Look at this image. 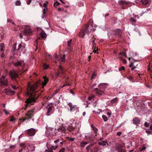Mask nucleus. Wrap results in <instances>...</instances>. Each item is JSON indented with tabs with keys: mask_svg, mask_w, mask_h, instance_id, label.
<instances>
[{
	"mask_svg": "<svg viewBox=\"0 0 152 152\" xmlns=\"http://www.w3.org/2000/svg\"><path fill=\"white\" fill-rule=\"evenodd\" d=\"M72 41V40L71 39L67 42V45L68 46L70 47L71 46Z\"/></svg>",
	"mask_w": 152,
	"mask_h": 152,
	"instance_id": "obj_37",
	"label": "nucleus"
},
{
	"mask_svg": "<svg viewBox=\"0 0 152 152\" xmlns=\"http://www.w3.org/2000/svg\"><path fill=\"white\" fill-rule=\"evenodd\" d=\"M31 0H27L26 2L27 4L29 5L31 2Z\"/></svg>",
	"mask_w": 152,
	"mask_h": 152,
	"instance_id": "obj_53",
	"label": "nucleus"
},
{
	"mask_svg": "<svg viewBox=\"0 0 152 152\" xmlns=\"http://www.w3.org/2000/svg\"><path fill=\"white\" fill-rule=\"evenodd\" d=\"M98 143L99 145L104 146L105 145H106L107 142L106 141H104L102 142H99Z\"/></svg>",
	"mask_w": 152,
	"mask_h": 152,
	"instance_id": "obj_27",
	"label": "nucleus"
},
{
	"mask_svg": "<svg viewBox=\"0 0 152 152\" xmlns=\"http://www.w3.org/2000/svg\"><path fill=\"white\" fill-rule=\"evenodd\" d=\"M150 130V129H146L145 132L146 133H147L148 134H151L152 132L150 131L149 130Z\"/></svg>",
	"mask_w": 152,
	"mask_h": 152,
	"instance_id": "obj_33",
	"label": "nucleus"
},
{
	"mask_svg": "<svg viewBox=\"0 0 152 152\" xmlns=\"http://www.w3.org/2000/svg\"><path fill=\"white\" fill-rule=\"evenodd\" d=\"M118 152H125L124 151L122 146L121 145H119L116 148Z\"/></svg>",
	"mask_w": 152,
	"mask_h": 152,
	"instance_id": "obj_18",
	"label": "nucleus"
},
{
	"mask_svg": "<svg viewBox=\"0 0 152 152\" xmlns=\"http://www.w3.org/2000/svg\"><path fill=\"white\" fill-rule=\"evenodd\" d=\"M126 53L124 52H121L119 53V54L120 55H123V56H124V54H125Z\"/></svg>",
	"mask_w": 152,
	"mask_h": 152,
	"instance_id": "obj_57",
	"label": "nucleus"
},
{
	"mask_svg": "<svg viewBox=\"0 0 152 152\" xmlns=\"http://www.w3.org/2000/svg\"><path fill=\"white\" fill-rule=\"evenodd\" d=\"M122 133H121V132H117V135H118V136H120L121 135Z\"/></svg>",
	"mask_w": 152,
	"mask_h": 152,
	"instance_id": "obj_52",
	"label": "nucleus"
},
{
	"mask_svg": "<svg viewBox=\"0 0 152 152\" xmlns=\"http://www.w3.org/2000/svg\"><path fill=\"white\" fill-rule=\"evenodd\" d=\"M34 110H32L28 111V113L26 114V117L20 119V121H25L26 120H29L32 118L33 116Z\"/></svg>",
	"mask_w": 152,
	"mask_h": 152,
	"instance_id": "obj_4",
	"label": "nucleus"
},
{
	"mask_svg": "<svg viewBox=\"0 0 152 152\" xmlns=\"http://www.w3.org/2000/svg\"><path fill=\"white\" fill-rule=\"evenodd\" d=\"M119 4L121 6L125 5L129 3V2L125 0H121L118 1Z\"/></svg>",
	"mask_w": 152,
	"mask_h": 152,
	"instance_id": "obj_13",
	"label": "nucleus"
},
{
	"mask_svg": "<svg viewBox=\"0 0 152 152\" xmlns=\"http://www.w3.org/2000/svg\"><path fill=\"white\" fill-rule=\"evenodd\" d=\"M90 23H88L86 26L85 28L86 32L87 33V34H88L91 31H94L95 29L94 28L92 23V20H90Z\"/></svg>",
	"mask_w": 152,
	"mask_h": 152,
	"instance_id": "obj_5",
	"label": "nucleus"
},
{
	"mask_svg": "<svg viewBox=\"0 0 152 152\" xmlns=\"http://www.w3.org/2000/svg\"><path fill=\"white\" fill-rule=\"evenodd\" d=\"M147 148L145 146V145H143L142 146H141L139 150L140 151L145 150V149Z\"/></svg>",
	"mask_w": 152,
	"mask_h": 152,
	"instance_id": "obj_25",
	"label": "nucleus"
},
{
	"mask_svg": "<svg viewBox=\"0 0 152 152\" xmlns=\"http://www.w3.org/2000/svg\"><path fill=\"white\" fill-rule=\"evenodd\" d=\"M47 8H45L43 9V15L45 14L46 12L47 11Z\"/></svg>",
	"mask_w": 152,
	"mask_h": 152,
	"instance_id": "obj_39",
	"label": "nucleus"
},
{
	"mask_svg": "<svg viewBox=\"0 0 152 152\" xmlns=\"http://www.w3.org/2000/svg\"><path fill=\"white\" fill-rule=\"evenodd\" d=\"M41 36L42 38H45L46 37V34L44 31H42L40 33Z\"/></svg>",
	"mask_w": 152,
	"mask_h": 152,
	"instance_id": "obj_21",
	"label": "nucleus"
},
{
	"mask_svg": "<svg viewBox=\"0 0 152 152\" xmlns=\"http://www.w3.org/2000/svg\"><path fill=\"white\" fill-rule=\"evenodd\" d=\"M129 66L131 68V70L133 71L134 69H135L136 67L133 65V64L131 63L129 65Z\"/></svg>",
	"mask_w": 152,
	"mask_h": 152,
	"instance_id": "obj_28",
	"label": "nucleus"
},
{
	"mask_svg": "<svg viewBox=\"0 0 152 152\" xmlns=\"http://www.w3.org/2000/svg\"><path fill=\"white\" fill-rule=\"evenodd\" d=\"M24 32L26 34L30 35L32 33V31L30 28H29L25 29L24 30Z\"/></svg>",
	"mask_w": 152,
	"mask_h": 152,
	"instance_id": "obj_16",
	"label": "nucleus"
},
{
	"mask_svg": "<svg viewBox=\"0 0 152 152\" xmlns=\"http://www.w3.org/2000/svg\"><path fill=\"white\" fill-rule=\"evenodd\" d=\"M10 75L11 79L12 80L15 79L18 76L17 73L15 71L11 70L10 72Z\"/></svg>",
	"mask_w": 152,
	"mask_h": 152,
	"instance_id": "obj_8",
	"label": "nucleus"
},
{
	"mask_svg": "<svg viewBox=\"0 0 152 152\" xmlns=\"http://www.w3.org/2000/svg\"><path fill=\"white\" fill-rule=\"evenodd\" d=\"M11 86L12 87V88L14 89H15V90H16L17 89V87H16V86L15 85H11Z\"/></svg>",
	"mask_w": 152,
	"mask_h": 152,
	"instance_id": "obj_48",
	"label": "nucleus"
},
{
	"mask_svg": "<svg viewBox=\"0 0 152 152\" xmlns=\"http://www.w3.org/2000/svg\"><path fill=\"white\" fill-rule=\"evenodd\" d=\"M52 109V107H49L47 110V111L46 113V115L47 116H49L50 114L49 113L51 111Z\"/></svg>",
	"mask_w": 152,
	"mask_h": 152,
	"instance_id": "obj_24",
	"label": "nucleus"
},
{
	"mask_svg": "<svg viewBox=\"0 0 152 152\" xmlns=\"http://www.w3.org/2000/svg\"><path fill=\"white\" fill-rule=\"evenodd\" d=\"M4 112H5V114L6 115H7V114H8L9 113V112H7L6 110H5V109H4Z\"/></svg>",
	"mask_w": 152,
	"mask_h": 152,
	"instance_id": "obj_54",
	"label": "nucleus"
},
{
	"mask_svg": "<svg viewBox=\"0 0 152 152\" xmlns=\"http://www.w3.org/2000/svg\"><path fill=\"white\" fill-rule=\"evenodd\" d=\"M85 137L87 139H89L90 140H93L94 139V137H93L91 133H89L86 135Z\"/></svg>",
	"mask_w": 152,
	"mask_h": 152,
	"instance_id": "obj_12",
	"label": "nucleus"
},
{
	"mask_svg": "<svg viewBox=\"0 0 152 152\" xmlns=\"http://www.w3.org/2000/svg\"><path fill=\"white\" fill-rule=\"evenodd\" d=\"M133 123L135 125L139 124L140 122V120L137 118H135L133 120Z\"/></svg>",
	"mask_w": 152,
	"mask_h": 152,
	"instance_id": "obj_14",
	"label": "nucleus"
},
{
	"mask_svg": "<svg viewBox=\"0 0 152 152\" xmlns=\"http://www.w3.org/2000/svg\"><path fill=\"white\" fill-rule=\"evenodd\" d=\"M69 138V140L71 141H74V140H75V138Z\"/></svg>",
	"mask_w": 152,
	"mask_h": 152,
	"instance_id": "obj_55",
	"label": "nucleus"
},
{
	"mask_svg": "<svg viewBox=\"0 0 152 152\" xmlns=\"http://www.w3.org/2000/svg\"><path fill=\"white\" fill-rule=\"evenodd\" d=\"M92 42L93 43V44H92V45H93V47H94V46L95 45V44L94 43V42H95V40H93L92 41Z\"/></svg>",
	"mask_w": 152,
	"mask_h": 152,
	"instance_id": "obj_62",
	"label": "nucleus"
},
{
	"mask_svg": "<svg viewBox=\"0 0 152 152\" xmlns=\"http://www.w3.org/2000/svg\"><path fill=\"white\" fill-rule=\"evenodd\" d=\"M44 82H43L42 83V86L43 87L46 86V84L48 80V79L45 77H44Z\"/></svg>",
	"mask_w": 152,
	"mask_h": 152,
	"instance_id": "obj_23",
	"label": "nucleus"
},
{
	"mask_svg": "<svg viewBox=\"0 0 152 152\" xmlns=\"http://www.w3.org/2000/svg\"><path fill=\"white\" fill-rule=\"evenodd\" d=\"M59 4H60V3L59 2H58L57 1H56L54 2L53 5L54 7H55L56 5V6H58Z\"/></svg>",
	"mask_w": 152,
	"mask_h": 152,
	"instance_id": "obj_38",
	"label": "nucleus"
},
{
	"mask_svg": "<svg viewBox=\"0 0 152 152\" xmlns=\"http://www.w3.org/2000/svg\"><path fill=\"white\" fill-rule=\"evenodd\" d=\"M46 56L49 57V58H51L52 57L50 55L48 54V53H46Z\"/></svg>",
	"mask_w": 152,
	"mask_h": 152,
	"instance_id": "obj_50",
	"label": "nucleus"
},
{
	"mask_svg": "<svg viewBox=\"0 0 152 152\" xmlns=\"http://www.w3.org/2000/svg\"><path fill=\"white\" fill-rule=\"evenodd\" d=\"M125 67L124 66H122L121 68H120L119 69V71H120L121 70H125Z\"/></svg>",
	"mask_w": 152,
	"mask_h": 152,
	"instance_id": "obj_43",
	"label": "nucleus"
},
{
	"mask_svg": "<svg viewBox=\"0 0 152 152\" xmlns=\"http://www.w3.org/2000/svg\"><path fill=\"white\" fill-rule=\"evenodd\" d=\"M94 95H92L91 96H90L88 98V99L89 100H91L92 98H94Z\"/></svg>",
	"mask_w": 152,
	"mask_h": 152,
	"instance_id": "obj_47",
	"label": "nucleus"
},
{
	"mask_svg": "<svg viewBox=\"0 0 152 152\" xmlns=\"http://www.w3.org/2000/svg\"><path fill=\"white\" fill-rule=\"evenodd\" d=\"M86 34H87V33H86L85 30V31L81 30L79 33V36L81 37H83L84 35Z\"/></svg>",
	"mask_w": 152,
	"mask_h": 152,
	"instance_id": "obj_17",
	"label": "nucleus"
},
{
	"mask_svg": "<svg viewBox=\"0 0 152 152\" xmlns=\"http://www.w3.org/2000/svg\"><path fill=\"white\" fill-rule=\"evenodd\" d=\"M96 75V74H94V73H93V75H92V77H91V79H93V78H94L95 76Z\"/></svg>",
	"mask_w": 152,
	"mask_h": 152,
	"instance_id": "obj_64",
	"label": "nucleus"
},
{
	"mask_svg": "<svg viewBox=\"0 0 152 152\" xmlns=\"http://www.w3.org/2000/svg\"><path fill=\"white\" fill-rule=\"evenodd\" d=\"M59 69L61 70V71L62 72V73H63V69L62 68V66H61V65H60L59 66Z\"/></svg>",
	"mask_w": 152,
	"mask_h": 152,
	"instance_id": "obj_59",
	"label": "nucleus"
},
{
	"mask_svg": "<svg viewBox=\"0 0 152 152\" xmlns=\"http://www.w3.org/2000/svg\"><path fill=\"white\" fill-rule=\"evenodd\" d=\"M15 120V118H14L13 116H10V121H13Z\"/></svg>",
	"mask_w": 152,
	"mask_h": 152,
	"instance_id": "obj_44",
	"label": "nucleus"
},
{
	"mask_svg": "<svg viewBox=\"0 0 152 152\" xmlns=\"http://www.w3.org/2000/svg\"><path fill=\"white\" fill-rule=\"evenodd\" d=\"M107 115L108 116V117L110 118V117L111 115V113L110 112H107Z\"/></svg>",
	"mask_w": 152,
	"mask_h": 152,
	"instance_id": "obj_51",
	"label": "nucleus"
},
{
	"mask_svg": "<svg viewBox=\"0 0 152 152\" xmlns=\"http://www.w3.org/2000/svg\"><path fill=\"white\" fill-rule=\"evenodd\" d=\"M95 144V143H91L89 145H88V146H89V148H91L92 145H94Z\"/></svg>",
	"mask_w": 152,
	"mask_h": 152,
	"instance_id": "obj_56",
	"label": "nucleus"
},
{
	"mask_svg": "<svg viewBox=\"0 0 152 152\" xmlns=\"http://www.w3.org/2000/svg\"><path fill=\"white\" fill-rule=\"evenodd\" d=\"M92 129H93L95 133H97V132L98 131V129L96 128L95 127H94L93 128H92Z\"/></svg>",
	"mask_w": 152,
	"mask_h": 152,
	"instance_id": "obj_41",
	"label": "nucleus"
},
{
	"mask_svg": "<svg viewBox=\"0 0 152 152\" xmlns=\"http://www.w3.org/2000/svg\"><path fill=\"white\" fill-rule=\"evenodd\" d=\"M119 58L121 60H123L124 63L125 64L126 63V61L125 59H123L122 57H119Z\"/></svg>",
	"mask_w": 152,
	"mask_h": 152,
	"instance_id": "obj_46",
	"label": "nucleus"
},
{
	"mask_svg": "<svg viewBox=\"0 0 152 152\" xmlns=\"http://www.w3.org/2000/svg\"><path fill=\"white\" fill-rule=\"evenodd\" d=\"M58 148V145H51L50 147V149L52 151L53 150H55L56 149Z\"/></svg>",
	"mask_w": 152,
	"mask_h": 152,
	"instance_id": "obj_26",
	"label": "nucleus"
},
{
	"mask_svg": "<svg viewBox=\"0 0 152 152\" xmlns=\"http://www.w3.org/2000/svg\"><path fill=\"white\" fill-rule=\"evenodd\" d=\"M65 60V56L64 55H63L62 57H61V60H60V61H61V62H64Z\"/></svg>",
	"mask_w": 152,
	"mask_h": 152,
	"instance_id": "obj_34",
	"label": "nucleus"
},
{
	"mask_svg": "<svg viewBox=\"0 0 152 152\" xmlns=\"http://www.w3.org/2000/svg\"><path fill=\"white\" fill-rule=\"evenodd\" d=\"M43 66L44 69H47L49 67L48 65L45 63L43 64Z\"/></svg>",
	"mask_w": 152,
	"mask_h": 152,
	"instance_id": "obj_35",
	"label": "nucleus"
},
{
	"mask_svg": "<svg viewBox=\"0 0 152 152\" xmlns=\"http://www.w3.org/2000/svg\"><path fill=\"white\" fill-rule=\"evenodd\" d=\"M68 104L70 108V110L71 111L75 110L76 107L75 105H72V104L71 102H69Z\"/></svg>",
	"mask_w": 152,
	"mask_h": 152,
	"instance_id": "obj_15",
	"label": "nucleus"
},
{
	"mask_svg": "<svg viewBox=\"0 0 152 152\" xmlns=\"http://www.w3.org/2000/svg\"><path fill=\"white\" fill-rule=\"evenodd\" d=\"M15 66H18L19 68H21L19 69V70H20L21 69V71L22 72H26L27 71V69H26L25 70H23V69L24 67L25 66V63L23 61H22L21 62L18 61L15 64Z\"/></svg>",
	"mask_w": 152,
	"mask_h": 152,
	"instance_id": "obj_6",
	"label": "nucleus"
},
{
	"mask_svg": "<svg viewBox=\"0 0 152 152\" xmlns=\"http://www.w3.org/2000/svg\"><path fill=\"white\" fill-rule=\"evenodd\" d=\"M1 48H4V44L3 43H1L0 44Z\"/></svg>",
	"mask_w": 152,
	"mask_h": 152,
	"instance_id": "obj_61",
	"label": "nucleus"
},
{
	"mask_svg": "<svg viewBox=\"0 0 152 152\" xmlns=\"http://www.w3.org/2000/svg\"><path fill=\"white\" fill-rule=\"evenodd\" d=\"M59 132V129L58 128L57 129H53L50 128L46 131L45 133L47 137L51 134L53 136H55L57 134V133Z\"/></svg>",
	"mask_w": 152,
	"mask_h": 152,
	"instance_id": "obj_3",
	"label": "nucleus"
},
{
	"mask_svg": "<svg viewBox=\"0 0 152 152\" xmlns=\"http://www.w3.org/2000/svg\"><path fill=\"white\" fill-rule=\"evenodd\" d=\"M17 50L20 51H22V45L21 44H20L18 46V48L17 49Z\"/></svg>",
	"mask_w": 152,
	"mask_h": 152,
	"instance_id": "obj_31",
	"label": "nucleus"
},
{
	"mask_svg": "<svg viewBox=\"0 0 152 152\" xmlns=\"http://www.w3.org/2000/svg\"><path fill=\"white\" fill-rule=\"evenodd\" d=\"M15 4L17 6H20L21 4V2L19 1H17L15 2Z\"/></svg>",
	"mask_w": 152,
	"mask_h": 152,
	"instance_id": "obj_36",
	"label": "nucleus"
},
{
	"mask_svg": "<svg viewBox=\"0 0 152 152\" xmlns=\"http://www.w3.org/2000/svg\"><path fill=\"white\" fill-rule=\"evenodd\" d=\"M108 85L107 83H100L99 85V88L100 90H98L96 91V93L98 96L102 95L104 93V90Z\"/></svg>",
	"mask_w": 152,
	"mask_h": 152,
	"instance_id": "obj_2",
	"label": "nucleus"
},
{
	"mask_svg": "<svg viewBox=\"0 0 152 152\" xmlns=\"http://www.w3.org/2000/svg\"><path fill=\"white\" fill-rule=\"evenodd\" d=\"M21 146L22 147H23L24 148H26V146L24 144H23V143L21 144Z\"/></svg>",
	"mask_w": 152,
	"mask_h": 152,
	"instance_id": "obj_63",
	"label": "nucleus"
},
{
	"mask_svg": "<svg viewBox=\"0 0 152 152\" xmlns=\"http://www.w3.org/2000/svg\"><path fill=\"white\" fill-rule=\"evenodd\" d=\"M115 34L118 35L119 36H121V31L120 29H116L115 31Z\"/></svg>",
	"mask_w": 152,
	"mask_h": 152,
	"instance_id": "obj_19",
	"label": "nucleus"
},
{
	"mask_svg": "<svg viewBox=\"0 0 152 152\" xmlns=\"http://www.w3.org/2000/svg\"><path fill=\"white\" fill-rule=\"evenodd\" d=\"M117 99H118L117 97H115V98L111 100V103L113 104L117 102Z\"/></svg>",
	"mask_w": 152,
	"mask_h": 152,
	"instance_id": "obj_30",
	"label": "nucleus"
},
{
	"mask_svg": "<svg viewBox=\"0 0 152 152\" xmlns=\"http://www.w3.org/2000/svg\"><path fill=\"white\" fill-rule=\"evenodd\" d=\"M137 1H141L142 3L144 5L147 4L149 2L148 0H136Z\"/></svg>",
	"mask_w": 152,
	"mask_h": 152,
	"instance_id": "obj_20",
	"label": "nucleus"
},
{
	"mask_svg": "<svg viewBox=\"0 0 152 152\" xmlns=\"http://www.w3.org/2000/svg\"><path fill=\"white\" fill-rule=\"evenodd\" d=\"M102 118L105 122L106 121L108 120L107 118V117L104 115H103L102 116Z\"/></svg>",
	"mask_w": 152,
	"mask_h": 152,
	"instance_id": "obj_32",
	"label": "nucleus"
},
{
	"mask_svg": "<svg viewBox=\"0 0 152 152\" xmlns=\"http://www.w3.org/2000/svg\"><path fill=\"white\" fill-rule=\"evenodd\" d=\"M130 21L132 22L135 23L136 22V20L133 18L132 17L130 19Z\"/></svg>",
	"mask_w": 152,
	"mask_h": 152,
	"instance_id": "obj_40",
	"label": "nucleus"
},
{
	"mask_svg": "<svg viewBox=\"0 0 152 152\" xmlns=\"http://www.w3.org/2000/svg\"><path fill=\"white\" fill-rule=\"evenodd\" d=\"M16 45H17V44L16 43H15L14 44L13 47L14 48V51H15V50H16V49L15 48V47L16 46Z\"/></svg>",
	"mask_w": 152,
	"mask_h": 152,
	"instance_id": "obj_58",
	"label": "nucleus"
},
{
	"mask_svg": "<svg viewBox=\"0 0 152 152\" xmlns=\"http://www.w3.org/2000/svg\"><path fill=\"white\" fill-rule=\"evenodd\" d=\"M4 91L5 93L7 95H12L14 94L15 92L13 91H11L10 90L7 89L5 88L4 90Z\"/></svg>",
	"mask_w": 152,
	"mask_h": 152,
	"instance_id": "obj_11",
	"label": "nucleus"
},
{
	"mask_svg": "<svg viewBox=\"0 0 152 152\" xmlns=\"http://www.w3.org/2000/svg\"><path fill=\"white\" fill-rule=\"evenodd\" d=\"M65 148H61L59 151V152H65Z\"/></svg>",
	"mask_w": 152,
	"mask_h": 152,
	"instance_id": "obj_42",
	"label": "nucleus"
},
{
	"mask_svg": "<svg viewBox=\"0 0 152 152\" xmlns=\"http://www.w3.org/2000/svg\"><path fill=\"white\" fill-rule=\"evenodd\" d=\"M67 131V130L71 132L74 130V128L72 126H70L68 127H66Z\"/></svg>",
	"mask_w": 152,
	"mask_h": 152,
	"instance_id": "obj_22",
	"label": "nucleus"
},
{
	"mask_svg": "<svg viewBox=\"0 0 152 152\" xmlns=\"http://www.w3.org/2000/svg\"><path fill=\"white\" fill-rule=\"evenodd\" d=\"M58 129H59V131H60L61 132L64 133L67 132V131L66 126L64 125H62L61 127L58 128Z\"/></svg>",
	"mask_w": 152,
	"mask_h": 152,
	"instance_id": "obj_10",
	"label": "nucleus"
},
{
	"mask_svg": "<svg viewBox=\"0 0 152 152\" xmlns=\"http://www.w3.org/2000/svg\"><path fill=\"white\" fill-rule=\"evenodd\" d=\"M37 87V84L31 85L29 82L28 83L26 94L30 97L27 99L26 102V104L25 105L26 106L33 104L35 102L36 99L37 98L38 96L34 94L37 92L36 89Z\"/></svg>",
	"mask_w": 152,
	"mask_h": 152,
	"instance_id": "obj_1",
	"label": "nucleus"
},
{
	"mask_svg": "<svg viewBox=\"0 0 152 152\" xmlns=\"http://www.w3.org/2000/svg\"><path fill=\"white\" fill-rule=\"evenodd\" d=\"M35 130L34 129L31 128L28 130L27 133L30 136H33L35 134Z\"/></svg>",
	"mask_w": 152,
	"mask_h": 152,
	"instance_id": "obj_9",
	"label": "nucleus"
},
{
	"mask_svg": "<svg viewBox=\"0 0 152 152\" xmlns=\"http://www.w3.org/2000/svg\"><path fill=\"white\" fill-rule=\"evenodd\" d=\"M59 139H57L54 141V143H56L57 142H59Z\"/></svg>",
	"mask_w": 152,
	"mask_h": 152,
	"instance_id": "obj_60",
	"label": "nucleus"
},
{
	"mask_svg": "<svg viewBox=\"0 0 152 152\" xmlns=\"http://www.w3.org/2000/svg\"><path fill=\"white\" fill-rule=\"evenodd\" d=\"M48 143H49V142H47V144H46V145L47 146V149H46L45 150V151L46 152H47L49 150V149L48 147Z\"/></svg>",
	"mask_w": 152,
	"mask_h": 152,
	"instance_id": "obj_45",
	"label": "nucleus"
},
{
	"mask_svg": "<svg viewBox=\"0 0 152 152\" xmlns=\"http://www.w3.org/2000/svg\"><path fill=\"white\" fill-rule=\"evenodd\" d=\"M0 83L1 85L7 86L8 85V80L6 78L5 76L3 75L0 79Z\"/></svg>",
	"mask_w": 152,
	"mask_h": 152,
	"instance_id": "obj_7",
	"label": "nucleus"
},
{
	"mask_svg": "<svg viewBox=\"0 0 152 152\" xmlns=\"http://www.w3.org/2000/svg\"><path fill=\"white\" fill-rule=\"evenodd\" d=\"M144 126L146 127H148L149 126V125L148 123L145 122L144 123Z\"/></svg>",
	"mask_w": 152,
	"mask_h": 152,
	"instance_id": "obj_49",
	"label": "nucleus"
},
{
	"mask_svg": "<svg viewBox=\"0 0 152 152\" xmlns=\"http://www.w3.org/2000/svg\"><path fill=\"white\" fill-rule=\"evenodd\" d=\"M88 144V142L85 141H83L80 143V145L81 147H83Z\"/></svg>",
	"mask_w": 152,
	"mask_h": 152,
	"instance_id": "obj_29",
	"label": "nucleus"
}]
</instances>
